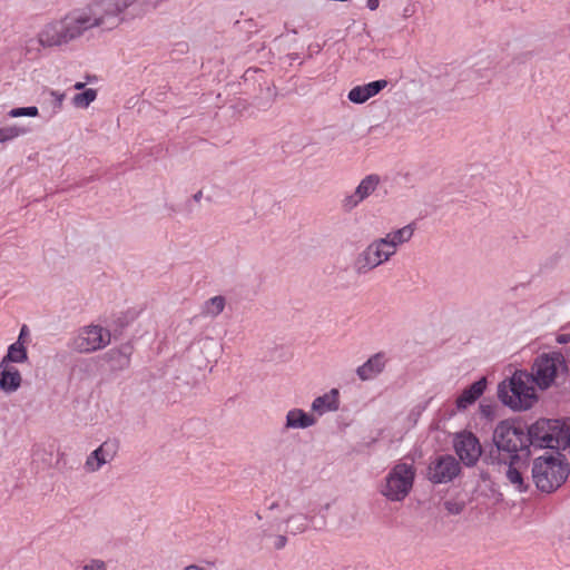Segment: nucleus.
<instances>
[{
	"label": "nucleus",
	"mask_w": 570,
	"mask_h": 570,
	"mask_svg": "<svg viewBox=\"0 0 570 570\" xmlns=\"http://www.w3.org/2000/svg\"><path fill=\"white\" fill-rule=\"evenodd\" d=\"M153 7L150 0H92L43 26L38 42L43 48L67 45L91 29L112 31L124 22L140 18Z\"/></svg>",
	"instance_id": "f03ea898"
},
{
	"label": "nucleus",
	"mask_w": 570,
	"mask_h": 570,
	"mask_svg": "<svg viewBox=\"0 0 570 570\" xmlns=\"http://www.w3.org/2000/svg\"><path fill=\"white\" fill-rule=\"evenodd\" d=\"M278 507V503L277 502H274L269 505V510H274Z\"/></svg>",
	"instance_id": "a19ab883"
},
{
	"label": "nucleus",
	"mask_w": 570,
	"mask_h": 570,
	"mask_svg": "<svg viewBox=\"0 0 570 570\" xmlns=\"http://www.w3.org/2000/svg\"><path fill=\"white\" fill-rule=\"evenodd\" d=\"M184 570H204V569L196 564H190V566L185 567Z\"/></svg>",
	"instance_id": "4c0bfd02"
},
{
	"label": "nucleus",
	"mask_w": 570,
	"mask_h": 570,
	"mask_svg": "<svg viewBox=\"0 0 570 570\" xmlns=\"http://www.w3.org/2000/svg\"><path fill=\"white\" fill-rule=\"evenodd\" d=\"M97 98V90L94 88H87L82 92L76 94L72 97V105L76 108L85 109L89 107V105L95 101Z\"/></svg>",
	"instance_id": "b1692460"
},
{
	"label": "nucleus",
	"mask_w": 570,
	"mask_h": 570,
	"mask_svg": "<svg viewBox=\"0 0 570 570\" xmlns=\"http://www.w3.org/2000/svg\"><path fill=\"white\" fill-rule=\"evenodd\" d=\"M387 239H391L395 243L396 246L402 245L411 239L413 236V228L411 225H406L402 228H399L394 232H391L385 235Z\"/></svg>",
	"instance_id": "393cba45"
},
{
	"label": "nucleus",
	"mask_w": 570,
	"mask_h": 570,
	"mask_svg": "<svg viewBox=\"0 0 570 570\" xmlns=\"http://www.w3.org/2000/svg\"><path fill=\"white\" fill-rule=\"evenodd\" d=\"M273 539H274V548L276 550H282L287 544V538L284 534L274 535Z\"/></svg>",
	"instance_id": "473e14b6"
},
{
	"label": "nucleus",
	"mask_w": 570,
	"mask_h": 570,
	"mask_svg": "<svg viewBox=\"0 0 570 570\" xmlns=\"http://www.w3.org/2000/svg\"><path fill=\"white\" fill-rule=\"evenodd\" d=\"M479 411L481 416H483L487 420H493L495 416V405L493 404H485L480 403Z\"/></svg>",
	"instance_id": "c756f323"
},
{
	"label": "nucleus",
	"mask_w": 570,
	"mask_h": 570,
	"mask_svg": "<svg viewBox=\"0 0 570 570\" xmlns=\"http://www.w3.org/2000/svg\"><path fill=\"white\" fill-rule=\"evenodd\" d=\"M226 299L222 295L207 299L202 308V314L208 317H217L225 308Z\"/></svg>",
	"instance_id": "5701e85b"
},
{
	"label": "nucleus",
	"mask_w": 570,
	"mask_h": 570,
	"mask_svg": "<svg viewBox=\"0 0 570 570\" xmlns=\"http://www.w3.org/2000/svg\"><path fill=\"white\" fill-rule=\"evenodd\" d=\"M558 342L559 343H569L570 342V335H566V334L559 335Z\"/></svg>",
	"instance_id": "f704fd0d"
},
{
	"label": "nucleus",
	"mask_w": 570,
	"mask_h": 570,
	"mask_svg": "<svg viewBox=\"0 0 570 570\" xmlns=\"http://www.w3.org/2000/svg\"><path fill=\"white\" fill-rule=\"evenodd\" d=\"M386 86L387 81L385 79L371 81L363 86H356L348 91L347 98L351 102L361 105L380 94Z\"/></svg>",
	"instance_id": "ddd939ff"
},
{
	"label": "nucleus",
	"mask_w": 570,
	"mask_h": 570,
	"mask_svg": "<svg viewBox=\"0 0 570 570\" xmlns=\"http://www.w3.org/2000/svg\"><path fill=\"white\" fill-rule=\"evenodd\" d=\"M314 518H309L306 514L297 513L289 515L285 522L287 523L286 532L296 535L305 532L308 529Z\"/></svg>",
	"instance_id": "412c9836"
},
{
	"label": "nucleus",
	"mask_w": 570,
	"mask_h": 570,
	"mask_svg": "<svg viewBox=\"0 0 570 570\" xmlns=\"http://www.w3.org/2000/svg\"><path fill=\"white\" fill-rule=\"evenodd\" d=\"M28 132V129L23 127L18 126H8L0 128V142L4 144L10 140H13L14 138L26 135Z\"/></svg>",
	"instance_id": "a878e982"
},
{
	"label": "nucleus",
	"mask_w": 570,
	"mask_h": 570,
	"mask_svg": "<svg viewBox=\"0 0 570 570\" xmlns=\"http://www.w3.org/2000/svg\"><path fill=\"white\" fill-rule=\"evenodd\" d=\"M111 341L108 330L100 325H87L79 330L68 346L78 353H92L106 347Z\"/></svg>",
	"instance_id": "0eeeda50"
},
{
	"label": "nucleus",
	"mask_w": 570,
	"mask_h": 570,
	"mask_svg": "<svg viewBox=\"0 0 570 570\" xmlns=\"http://www.w3.org/2000/svg\"><path fill=\"white\" fill-rule=\"evenodd\" d=\"M85 87H86V85L83 82H76L73 86V88L76 90H82V89H85Z\"/></svg>",
	"instance_id": "58836bf2"
},
{
	"label": "nucleus",
	"mask_w": 570,
	"mask_h": 570,
	"mask_svg": "<svg viewBox=\"0 0 570 570\" xmlns=\"http://www.w3.org/2000/svg\"><path fill=\"white\" fill-rule=\"evenodd\" d=\"M380 6V0H366V7L370 10H376Z\"/></svg>",
	"instance_id": "72a5a7b5"
},
{
	"label": "nucleus",
	"mask_w": 570,
	"mask_h": 570,
	"mask_svg": "<svg viewBox=\"0 0 570 570\" xmlns=\"http://www.w3.org/2000/svg\"><path fill=\"white\" fill-rule=\"evenodd\" d=\"M444 509L449 514L458 515L463 512L465 508V503L463 501L455 500H446L444 503Z\"/></svg>",
	"instance_id": "cd10ccee"
},
{
	"label": "nucleus",
	"mask_w": 570,
	"mask_h": 570,
	"mask_svg": "<svg viewBox=\"0 0 570 570\" xmlns=\"http://www.w3.org/2000/svg\"><path fill=\"white\" fill-rule=\"evenodd\" d=\"M119 445L116 440H107L94 450L86 460L85 466L89 472L100 470L102 465L114 460Z\"/></svg>",
	"instance_id": "f8f14e48"
},
{
	"label": "nucleus",
	"mask_w": 570,
	"mask_h": 570,
	"mask_svg": "<svg viewBox=\"0 0 570 570\" xmlns=\"http://www.w3.org/2000/svg\"><path fill=\"white\" fill-rule=\"evenodd\" d=\"M256 517H257V519H259V520L262 519V517H261V514H259V513H256Z\"/></svg>",
	"instance_id": "37998d69"
},
{
	"label": "nucleus",
	"mask_w": 570,
	"mask_h": 570,
	"mask_svg": "<svg viewBox=\"0 0 570 570\" xmlns=\"http://www.w3.org/2000/svg\"><path fill=\"white\" fill-rule=\"evenodd\" d=\"M202 197H203V191H202V190H198V191H197L196 194H194V196H193L194 200H195V202H197V203H198V202H200Z\"/></svg>",
	"instance_id": "e433bc0d"
},
{
	"label": "nucleus",
	"mask_w": 570,
	"mask_h": 570,
	"mask_svg": "<svg viewBox=\"0 0 570 570\" xmlns=\"http://www.w3.org/2000/svg\"><path fill=\"white\" fill-rule=\"evenodd\" d=\"M461 472L460 463L452 455H440L428 468V479L434 484L451 482Z\"/></svg>",
	"instance_id": "1a4fd4ad"
},
{
	"label": "nucleus",
	"mask_w": 570,
	"mask_h": 570,
	"mask_svg": "<svg viewBox=\"0 0 570 570\" xmlns=\"http://www.w3.org/2000/svg\"><path fill=\"white\" fill-rule=\"evenodd\" d=\"M82 570H108L107 564L101 559H90L82 566Z\"/></svg>",
	"instance_id": "7c9ffc66"
},
{
	"label": "nucleus",
	"mask_w": 570,
	"mask_h": 570,
	"mask_svg": "<svg viewBox=\"0 0 570 570\" xmlns=\"http://www.w3.org/2000/svg\"><path fill=\"white\" fill-rule=\"evenodd\" d=\"M316 423V419L302 409H292L286 414V429H307Z\"/></svg>",
	"instance_id": "a211bd4d"
},
{
	"label": "nucleus",
	"mask_w": 570,
	"mask_h": 570,
	"mask_svg": "<svg viewBox=\"0 0 570 570\" xmlns=\"http://www.w3.org/2000/svg\"><path fill=\"white\" fill-rule=\"evenodd\" d=\"M325 525V520L322 521V524L320 527H315L316 530H322Z\"/></svg>",
	"instance_id": "79ce46f5"
},
{
	"label": "nucleus",
	"mask_w": 570,
	"mask_h": 570,
	"mask_svg": "<svg viewBox=\"0 0 570 570\" xmlns=\"http://www.w3.org/2000/svg\"><path fill=\"white\" fill-rule=\"evenodd\" d=\"M385 353L379 352L356 368V375L361 381H370L379 376L386 365Z\"/></svg>",
	"instance_id": "4468645a"
},
{
	"label": "nucleus",
	"mask_w": 570,
	"mask_h": 570,
	"mask_svg": "<svg viewBox=\"0 0 570 570\" xmlns=\"http://www.w3.org/2000/svg\"><path fill=\"white\" fill-rule=\"evenodd\" d=\"M28 360V352L22 342H14L9 345L7 354L1 362L4 363H24Z\"/></svg>",
	"instance_id": "4be33fe9"
},
{
	"label": "nucleus",
	"mask_w": 570,
	"mask_h": 570,
	"mask_svg": "<svg viewBox=\"0 0 570 570\" xmlns=\"http://www.w3.org/2000/svg\"><path fill=\"white\" fill-rule=\"evenodd\" d=\"M38 115H39V110L36 106L12 108L8 112V116L11 118L37 117Z\"/></svg>",
	"instance_id": "bb28decb"
},
{
	"label": "nucleus",
	"mask_w": 570,
	"mask_h": 570,
	"mask_svg": "<svg viewBox=\"0 0 570 570\" xmlns=\"http://www.w3.org/2000/svg\"><path fill=\"white\" fill-rule=\"evenodd\" d=\"M416 470L413 464L399 462L384 478L380 493L392 502H402L412 491Z\"/></svg>",
	"instance_id": "20e7f679"
},
{
	"label": "nucleus",
	"mask_w": 570,
	"mask_h": 570,
	"mask_svg": "<svg viewBox=\"0 0 570 570\" xmlns=\"http://www.w3.org/2000/svg\"><path fill=\"white\" fill-rule=\"evenodd\" d=\"M381 183V177L376 174H370L365 176L355 190L346 195L342 199V208L345 212H351L356 208L363 200L370 197L379 187Z\"/></svg>",
	"instance_id": "9b49d317"
},
{
	"label": "nucleus",
	"mask_w": 570,
	"mask_h": 570,
	"mask_svg": "<svg viewBox=\"0 0 570 570\" xmlns=\"http://www.w3.org/2000/svg\"><path fill=\"white\" fill-rule=\"evenodd\" d=\"M453 446L456 455L465 466H474L482 455V446L476 438L470 431H463L455 435Z\"/></svg>",
	"instance_id": "6e6552de"
},
{
	"label": "nucleus",
	"mask_w": 570,
	"mask_h": 570,
	"mask_svg": "<svg viewBox=\"0 0 570 570\" xmlns=\"http://www.w3.org/2000/svg\"><path fill=\"white\" fill-rule=\"evenodd\" d=\"M50 96L52 97V106L55 110H60L62 107V102L65 99V94L57 91V90H50Z\"/></svg>",
	"instance_id": "2f4dec72"
},
{
	"label": "nucleus",
	"mask_w": 570,
	"mask_h": 570,
	"mask_svg": "<svg viewBox=\"0 0 570 570\" xmlns=\"http://www.w3.org/2000/svg\"><path fill=\"white\" fill-rule=\"evenodd\" d=\"M492 441L493 446L483 455L488 465L527 462L531 446L570 453V417L539 419L531 425L519 419L502 420L493 430Z\"/></svg>",
	"instance_id": "f257e3e1"
},
{
	"label": "nucleus",
	"mask_w": 570,
	"mask_h": 570,
	"mask_svg": "<svg viewBox=\"0 0 570 570\" xmlns=\"http://www.w3.org/2000/svg\"><path fill=\"white\" fill-rule=\"evenodd\" d=\"M381 244V249L384 250V253H389V259L395 255L397 250V246L395 243L391 239H387L386 236L379 238V245Z\"/></svg>",
	"instance_id": "c85d7f7f"
},
{
	"label": "nucleus",
	"mask_w": 570,
	"mask_h": 570,
	"mask_svg": "<svg viewBox=\"0 0 570 570\" xmlns=\"http://www.w3.org/2000/svg\"><path fill=\"white\" fill-rule=\"evenodd\" d=\"M498 397L512 410H528L535 401L534 391L522 379V375L513 374L507 382L498 386Z\"/></svg>",
	"instance_id": "39448f33"
},
{
	"label": "nucleus",
	"mask_w": 570,
	"mask_h": 570,
	"mask_svg": "<svg viewBox=\"0 0 570 570\" xmlns=\"http://www.w3.org/2000/svg\"><path fill=\"white\" fill-rule=\"evenodd\" d=\"M487 384V379L483 376L465 387L455 401L456 409L459 411H464L475 403V401L484 393Z\"/></svg>",
	"instance_id": "2eb2a0df"
},
{
	"label": "nucleus",
	"mask_w": 570,
	"mask_h": 570,
	"mask_svg": "<svg viewBox=\"0 0 570 570\" xmlns=\"http://www.w3.org/2000/svg\"><path fill=\"white\" fill-rule=\"evenodd\" d=\"M379 245V238L362 250L354 261L353 267L357 275L366 274L389 261V253H384Z\"/></svg>",
	"instance_id": "9d476101"
},
{
	"label": "nucleus",
	"mask_w": 570,
	"mask_h": 570,
	"mask_svg": "<svg viewBox=\"0 0 570 570\" xmlns=\"http://www.w3.org/2000/svg\"><path fill=\"white\" fill-rule=\"evenodd\" d=\"M521 461H513L511 462H500L498 465H505V478L509 481L511 485L514 487V489L519 492H525L529 488L528 483L524 481L523 474L518 468V464Z\"/></svg>",
	"instance_id": "6ab92c4d"
},
{
	"label": "nucleus",
	"mask_w": 570,
	"mask_h": 570,
	"mask_svg": "<svg viewBox=\"0 0 570 570\" xmlns=\"http://www.w3.org/2000/svg\"><path fill=\"white\" fill-rule=\"evenodd\" d=\"M22 383L18 368L0 361V390L6 393L16 392Z\"/></svg>",
	"instance_id": "dca6fc26"
},
{
	"label": "nucleus",
	"mask_w": 570,
	"mask_h": 570,
	"mask_svg": "<svg viewBox=\"0 0 570 570\" xmlns=\"http://www.w3.org/2000/svg\"><path fill=\"white\" fill-rule=\"evenodd\" d=\"M569 463L553 458H537L532 465V479L538 490L552 493L568 479Z\"/></svg>",
	"instance_id": "7ed1b4c3"
},
{
	"label": "nucleus",
	"mask_w": 570,
	"mask_h": 570,
	"mask_svg": "<svg viewBox=\"0 0 570 570\" xmlns=\"http://www.w3.org/2000/svg\"><path fill=\"white\" fill-rule=\"evenodd\" d=\"M340 393L337 389H332L330 392L317 396L312 402V411L318 415H323L326 412H335L340 409Z\"/></svg>",
	"instance_id": "f3484780"
},
{
	"label": "nucleus",
	"mask_w": 570,
	"mask_h": 570,
	"mask_svg": "<svg viewBox=\"0 0 570 570\" xmlns=\"http://www.w3.org/2000/svg\"><path fill=\"white\" fill-rule=\"evenodd\" d=\"M27 332H28V328H27L26 325H23L21 331H20L19 337H18L19 342H21L22 337L27 334Z\"/></svg>",
	"instance_id": "c9c22d12"
},
{
	"label": "nucleus",
	"mask_w": 570,
	"mask_h": 570,
	"mask_svg": "<svg viewBox=\"0 0 570 570\" xmlns=\"http://www.w3.org/2000/svg\"><path fill=\"white\" fill-rule=\"evenodd\" d=\"M132 353V346L125 344L120 348H112L107 353L108 360L112 362L114 370L127 368L130 364V355Z\"/></svg>",
	"instance_id": "aec40b11"
},
{
	"label": "nucleus",
	"mask_w": 570,
	"mask_h": 570,
	"mask_svg": "<svg viewBox=\"0 0 570 570\" xmlns=\"http://www.w3.org/2000/svg\"><path fill=\"white\" fill-rule=\"evenodd\" d=\"M568 365L560 352H552L538 356L532 365V377L535 384L546 390L556 379L566 375Z\"/></svg>",
	"instance_id": "423d86ee"
},
{
	"label": "nucleus",
	"mask_w": 570,
	"mask_h": 570,
	"mask_svg": "<svg viewBox=\"0 0 570 570\" xmlns=\"http://www.w3.org/2000/svg\"><path fill=\"white\" fill-rule=\"evenodd\" d=\"M265 538H272V534L267 530L262 531V540Z\"/></svg>",
	"instance_id": "ea45409f"
}]
</instances>
